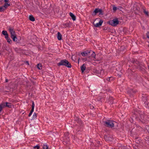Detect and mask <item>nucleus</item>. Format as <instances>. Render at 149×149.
<instances>
[{
    "label": "nucleus",
    "mask_w": 149,
    "mask_h": 149,
    "mask_svg": "<svg viewBox=\"0 0 149 149\" xmlns=\"http://www.w3.org/2000/svg\"><path fill=\"white\" fill-rule=\"evenodd\" d=\"M57 65L58 66L61 65L65 66L68 68H71L72 67L70 63L66 59L62 60L57 64Z\"/></svg>",
    "instance_id": "f257e3e1"
},
{
    "label": "nucleus",
    "mask_w": 149,
    "mask_h": 149,
    "mask_svg": "<svg viewBox=\"0 0 149 149\" xmlns=\"http://www.w3.org/2000/svg\"><path fill=\"white\" fill-rule=\"evenodd\" d=\"M8 29L10 33L11 37L13 39V40L15 42H17V38L16 37L15 32L14 30V29L12 27H9Z\"/></svg>",
    "instance_id": "f03ea898"
},
{
    "label": "nucleus",
    "mask_w": 149,
    "mask_h": 149,
    "mask_svg": "<svg viewBox=\"0 0 149 149\" xmlns=\"http://www.w3.org/2000/svg\"><path fill=\"white\" fill-rule=\"evenodd\" d=\"M107 23L113 26H115L119 24V21L117 18H116L109 21Z\"/></svg>",
    "instance_id": "7ed1b4c3"
},
{
    "label": "nucleus",
    "mask_w": 149,
    "mask_h": 149,
    "mask_svg": "<svg viewBox=\"0 0 149 149\" xmlns=\"http://www.w3.org/2000/svg\"><path fill=\"white\" fill-rule=\"evenodd\" d=\"M11 104L8 102H2L0 104V112L1 111L2 109L6 107L9 108L11 107Z\"/></svg>",
    "instance_id": "20e7f679"
},
{
    "label": "nucleus",
    "mask_w": 149,
    "mask_h": 149,
    "mask_svg": "<svg viewBox=\"0 0 149 149\" xmlns=\"http://www.w3.org/2000/svg\"><path fill=\"white\" fill-rule=\"evenodd\" d=\"M114 122L112 120H107L104 122V123L105 124L106 126L108 127L112 128L114 126Z\"/></svg>",
    "instance_id": "39448f33"
},
{
    "label": "nucleus",
    "mask_w": 149,
    "mask_h": 149,
    "mask_svg": "<svg viewBox=\"0 0 149 149\" xmlns=\"http://www.w3.org/2000/svg\"><path fill=\"white\" fill-rule=\"evenodd\" d=\"M135 64H136L138 66V68H139L141 70L144 69L143 67H144V64L142 62H140L138 61H134Z\"/></svg>",
    "instance_id": "423d86ee"
},
{
    "label": "nucleus",
    "mask_w": 149,
    "mask_h": 149,
    "mask_svg": "<svg viewBox=\"0 0 149 149\" xmlns=\"http://www.w3.org/2000/svg\"><path fill=\"white\" fill-rule=\"evenodd\" d=\"M103 22V20L102 19H100L99 22L98 23L95 24V23L94 22H93V24L94 25L95 27H99L102 25Z\"/></svg>",
    "instance_id": "0eeeda50"
},
{
    "label": "nucleus",
    "mask_w": 149,
    "mask_h": 149,
    "mask_svg": "<svg viewBox=\"0 0 149 149\" xmlns=\"http://www.w3.org/2000/svg\"><path fill=\"white\" fill-rule=\"evenodd\" d=\"M90 51H85L81 52V54L83 56H87L88 55L90 54Z\"/></svg>",
    "instance_id": "6e6552de"
},
{
    "label": "nucleus",
    "mask_w": 149,
    "mask_h": 149,
    "mask_svg": "<svg viewBox=\"0 0 149 149\" xmlns=\"http://www.w3.org/2000/svg\"><path fill=\"white\" fill-rule=\"evenodd\" d=\"M135 92V91H134L132 89H131L128 91L127 93L129 95V96L131 97L132 96H133Z\"/></svg>",
    "instance_id": "1a4fd4ad"
},
{
    "label": "nucleus",
    "mask_w": 149,
    "mask_h": 149,
    "mask_svg": "<svg viewBox=\"0 0 149 149\" xmlns=\"http://www.w3.org/2000/svg\"><path fill=\"white\" fill-rule=\"evenodd\" d=\"M99 8H96L95 9V10L92 13V15L93 16H95L97 14L99 13Z\"/></svg>",
    "instance_id": "9d476101"
},
{
    "label": "nucleus",
    "mask_w": 149,
    "mask_h": 149,
    "mask_svg": "<svg viewBox=\"0 0 149 149\" xmlns=\"http://www.w3.org/2000/svg\"><path fill=\"white\" fill-rule=\"evenodd\" d=\"M86 68L85 64H84L81 67V69L82 73H83Z\"/></svg>",
    "instance_id": "9b49d317"
},
{
    "label": "nucleus",
    "mask_w": 149,
    "mask_h": 149,
    "mask_svg": "<svg viewBox=\"0 0 149 149\" xmlns=\"http://www.w3.org/2000/svg\"><path fill=\"white\" fill-rule=\"evenodd\" d=\"M57 38L58 40H61L62 39V35L59 32L57 33Z\"/></svg>",
    "instance_id": "f8f14e48"
},
{
    "label": "nucleus",
    "mask_w": 149,
    "mask_h": 149,
    "mask_svg": "<svg viewBox=\"0 0 149 149\" xmlns=\"http://www.w3.org/2000/svg\"><path fill=\"white\" fill-rule=\"evenodd\" d=\"M70 16L71 17L73 21H75L76 20V17L74 15V14H73L72 13H70Z\"/></svg>",
    "instance_id": "ddd939ff"
},
{
    "label": "nucleus",
    "mask_w": 149,
    "mask_h": 149,
    "mask_svg": "<svg viewBox=\"0 0 149 149\" xmlns=\"http://www.w3.org/2000/svg\"><path fill=\"white\" fill-rule=\"evenodd\" d=\"M53 11H54L55 13H58L59 11V9L58 8L54 7L53 8Z\"/></svg>",
    "instance_id": "4468645a"
},
{
    "label": "nucleus",
    "mask_w": 149,
    "mask_h": 149,
    "mask_svg": "<svg viewBox=\"0 0 149 149\" xmlns=\"http://www.w3.org/2000/svg\"><path fill=\"white\" fill-rule=\"evenodd\" d=\"M29 19L31 21H34L35 20V18L32 15H30L29 16Z\"/></svg>",
    "instance_id": "2eb2a0df"
},
{
    "label": "nucleus",
    "mask_w": 149,
    "mask_h": 149,
    "mask_svg": "<svg viewBox=\"0 0 149 149\" xmlns=\"http://www.w3.org/2000/svg\"><path fill=\"white\" fill-rule=\"evenodd\" d=\"M10 6V4L8 3H5L3 6L6 9L8 6Z\"/></svg>",
    "instance_id": "dca6fc26"
},
{
    "label": "nucleus",
    "mask_w": 149,
    "mask_h": 149,
    "mask_svg": "<svg viewBox=\"0 0 149 149\" xmlns=\"http://www.w3.org/2000/svg\"><path fill=\"white\" fill-rule=\"evenodd\" d=\"M34 104L33 102H32V109L30 111V112H33L34 111Z\"/></svg>",
    "instance_id": "f3484780"
},
{
    "label": "nucleus",
    "mask_w": 149,
    "mask_h": 149,
    "mask_svg": "<svg viewBox=\"0 0 149 149\" xmlns=\"http://www.w3.org/2000/svg\"><path fill=\"white\" fill-rule=\"evenodd\" d=\"M42 65L41 64H38V69L41 70L42 68Z\"/></svg>",
    "instance_id": "a211bd4d"
},
{
    "label": "nucleus",
    "mask_w": 149,
    "mask_h": 149,
    "mask_svg": "<svg viewBox=\"0 0 149 149\" xmlns=\"http://www.w3.org/2000/svg\"><path fill=\"white\" fill-rule=\"evenodd\" d=\"M5 9H6L3 6H0V12H2L5 10Z\"/></svg>",
    "instance_id": "6ab92c4d"
},
{
    "label": "nucleus",
    "mask_w": 149,
    "mask_h": 149,
    "mask_svg": "<svg viewBox=\"0 0 149 149\" xmlns=\"http://www.w3.org/2000/svg\"><path fill=\"white\" fill-rule=\"evenodd\" d=\"M99 15H103V11L102 9H99Z\"/></svg>",
    "instance_id": "aec40b11"
},
{
    "label": "nucleus",
    "mask_w": 149,
    "mask_h": 149,
    "mask_svg": "<svg viewBox=\"0 0 149 149\" xmlns=\"http://www.w3.org/2000/svg\"><path fill=\"white\" fill-rule=\"evenodd\" d=\"M7 42L10 44H11L12 43V41L9 38L8 39H6Z\"/></svg>",
    "instance_id": "412c9836"
},
{
    "label": "nucleus",
    "mask_w": 149,
    "mask_h": 149,
    "mask_svg": "<svg viewBox=\"0 0 149 149\" xmlns=\"http://www.w3.org/2000/svg\"><path fill=\"white\" fill-rule=\"evenodd\" d=\"M109 100H110V103L111 104H112L113 103V97H110L109 98Z\"/></svg>",
    "instance_id": "4be33fe9"
},
{
    "label": "nucleus",
    "mask_w": 149,
    "mask_h": 149,
    "mask_svg": "<svg viewBox=\"0 0 149 149\" xmlns=\"http://www.w3.org/2000/svg\"><path fill=\"white\" fill-rule=\"evenodd\" d=\"M2 34L4 35H6L7 34H8L7 32L6 31H3L2 32Z\"/></svg>",
    "instance_id": "5701e85b"
},
{
    "label": "nucleus",
    "mask_w": 149,
    "mask_h": 149,
    "mask_svg": "<svg viewBox=\"0 0 149 149\" xmlns=\"http://www.w3.org/2000/svg\"><path fill=\"white\" fill-rule=\"evenodd\" d=\"M143 12L146 15L148 16V12L147 11H146L145 9H143Z\"/></svg>",
    "instance_id": "b1692460"
},
{
    "label": "nucleus",
    "mask_w": 149,
    "mask_h": 149,
    "mask_svg": "<svg viewBox=\"0 0 149 149\" xmlns=\"http://www.w3.org/2000/svg\"><path fill=\"white\" fill-rule=\"evenodd\" d=\"M36 117H37L36 114V113H34L33 115V119L36 118Z\"/></svg>",
    "instance_id": "393cba45"
},
{
    "label": "nucleus",
    "mask_w": 149,
    "mask_h": 149,
    "mask_svg": "<svg viewBox=\"0 0 149 149\" xmlns=\"http://www.w3.org/2000/svg\"><path fill=\"white\" fill-rule=\"evenodd\" d=\"M75 119L76 120H77L78 122H79L80 121V119L77 117H75Z\"/></svg>",
    "instance_id": "a878e982"
},
{
    "label": "nucleus",
    "mask_w": 149,
    "mask_h": 149,
    "mask_svg": "<svg viewBox=\"0 0 149 149\" xmlns=\"http://www.w3.org/2000/svg\"><path fill=\"white\" fill-rule=\"evenodd\" d=\"M93 52V53L91 55V57L95 58L96 54L94 52Z\"/></svg>",
    "instance_id": "bb28decb"
},
{
    "label": "nucleus",
    "mask_w": 149,
    "mask_h": 149,
    "mask_svg": "<svg viewBox=\"0 0 149 149\" xmlns=\"http://www.w3.org/2000/svg\"><path fill=\"white\" fill-rule=\"evenodd\" d=\"M48 146L47 145H44L43 147V149H48Z\"/></svg>",
    "instance_id": "cd10ccee"
},
{
    "label": "nucleus",
    "mask_w": 149,
    "mask_h": 149,
    "mask_svg": "<svg viewBox=\"0 0 149 149\" xmlns=\"http://www.w3.org/2000/svg\"><path fill=\"white\" fill-rule=\"evenodd\" d=\"M112 78V77H108V78H107V79H106V80L108 81H111V79Z\"/></svg>",
    "instance_id": "c85d7f7f"
},
{
    "label": "nucleus",
    "mask_w": 149,
    "mask_h": 149,
    "mask_svg": "<svg viewBox=\"0 0 149 149\" xmlns=\"http://www.w3.org/2000/svg\"><path fill=\"white\" fill-rule=\"evenodd\" d=\"M113 9L114 11H116L117 9V8L115 6H113Z\"/></svg>",
    "instance_id": "c756f323"
},
{
    "label": "nucleus",
    "mask_w": 149,
    "mask_h": 149,
    "mask_svg": "<svg viewBox=\"0 0 149 149\" xmlns=\"http://www.w3.org/2000/svg\"><path fill=\"white\" fill-rule=\"evenodd\" d=\"M68 135L69 133L68 132H67L65 134V136L66 137L67 139H68Z\"/></svg>",
    "instance_id": "7c9ffc66"
},
{
    "label": "nucleus",
    "mask_w": 149,
    "mask_h": 149,
    "mask_svg": "<svg viewBox=\"0 0 149 149\" xmlns=\"http://www.w3.org/2000/svg\"><path fill=\"white\" fill-rule=\"evenodd\" d=\"M102 98L101 97H98L97 98V100L98 101H100Z\"/></svg>",
    "instance_id": "2f4dec72"
},
{
    "label": "nucleus",
    "mask_w": 149,
    "mask_h": 149,
    "mask_svg": "<svg viewBox=\"0 0 149 149\" xmlns=\"http://www.w3.org/2000/svg\"><path fill=\"white\" fill-rule=\"evenodd\" d=\"M146 34L147 38L149 39V32H148Z\"/></svg>",
    "instance_id": "473e14b6"
},
{
    "label": "nucleus",
    "mask_w": 149,
    "mask_h": 149,
    "mask_svg": "<svg viewBox=\"0 0 149 149\" xmlns=\"http://www.w3.org/2000/svg\"><path fill=\"white\" fill-rule=\"evenodd\" d=\"M5 38L7 39H8V38L9 37H8V34H7V35H5Z\"/></svg>",
    "instance_id": "72a5a7b5"
},
{
    "label": "nucleus",
    "mask_w": 149,
    "mask_h": 149,
    "mask_svg": "<svg viewBox=\"0 0 149 149\" xmlns=\"http://www.w3.org/2000/svg\"><path fill=\"white\" fill-rule=\"evenodd\" d=\"M103 29L104 30H109V28L107 27H105Z\"/></svg>",
    "instance_id": "f704fd0d"
},
{
    "label": "nucleus",
    "mask_w": 149,
    "mask_h": 149,
    "mask_svg": "<svg viewBox=\"0 0 149 149\" xmlns=\"http://www.w3.org/2000/svg\"><path fill=\"white\" fill-rule=\"evenodd\" d=\"M90 107L91 109H92L94 108V106L92 105H91V104H90Z\"/></svg>",
    "instance_id": "c9c22d12"
},
{
    "label": "nucleus",
    "mask_w": 149,
    "mask_h": 149,
    "mask_svg": "<svg viewBox=\"0 0 149 149\" xmlns=\"http://www.w3.org/2000/svg\"><path fill=\"white\" fill-rule=\"evenodd\" d=\"M64 25L66 27H68L69 26L68 23H65L64 24Z\"/></svg>",
    "instance_id": "e433bc0d"
},
{
    "label": "nucleus",
    "mask_w": 149,
    "mask_h": 149,
    "mask_svg": "<svg viewBox=\"0 0 149 149\" xmlns=\"http://www.w3.org/2000/svg\"><path fill=\"white\" fill-rule=\"evenodd\" d=\"M71 59H72L73 61H75V60L76 59H75V58H73V56H72V57H71Z\"/></svg>",
    "instance_id": "4c0bfd02"
},
{
    "label": "nucleus",
    "mask_w": 149,
    "mask_h": 149,
    "mask_svg": "<svg viewBox=\"0 0 149 149\" xmlns=\"http://www.w3.org/2000/svg\"><path fill=\"white\" fill-rule=\"evenodd\" d=\"M32 112H30V113L29 115V116H31V115H32Z\"/></svg>",
    "instance_id": "58836bf2"
},
{
    "label": "nucleus",
    "mask_w": 149,
    "mask_h": 149,
    "mask_svg": "<svg viewBox=\"0 0 149 149\" xmlns=\"http://www.w3.org/2000/svg\"><path fill=\"white\" fill-rule=\"evenodd\" d=\"M4 1L6 3H7V2L9 1V0H4Z\"/></svg>",
    "instance_id": "ea45409f"
},
{
    "label": "nucleus",
    "mask_w": 149,
    "mask_h": 149,
    "mask_svg": "<svg viewBox=\"0 0 149 149\" xmlns=\"http://www.w3.org/2000/svg\"><path fill=\"white\" fill-rule=\"evenodd\" d=\"M26 63L28 65H29V62L28 61H26Z\"/></svg>",
    "instance_id": "a19ab883"
},
{
    "label": "nucleus",
    "mask_w": 149,
    "mask_h": 149,
    "mask_svg": "<svg viewBox=\"0 0 149 149\" xmlns=\"http://www.w3.org/2000/svg\"><path fill=\"white\" fill-rule=\"evenodd\" d=\"M83 60H84L85 61H86L87 60V58H84L83 59Z\"/></svg>",
    "instance_id": "79ce46f5"
},
{
    "label": "nucleus",
    "mask_w": 149,
    "mask_h": 149,
    "mask_svg": "<svg viewBox=\"0 0 149 149\" xmlns=\"http://www.w3.org/2000/svg\"><path fill=\"white\" fill-rule=\"evenodd\" d=\"M79 60H80V58H78V63L79 64Z\"/></svg>",
    "instance_id": "37998d69"
},
{
    "label": "nucleus",
    "mask_w": 149,
    "mask_h": 149,
    "mask_svg": "<svg viewBox=\"0 0 149 149\" xmlns=\"http://www.w3.org/2000/svg\"><path fill=\"white\" fill-rule=\"evenodd\" d=\"M134 61H135V60H134V61H132V62L133 63H135V62H134Z\"/></svg>",
    "instance_id": "c03bdc74"
},
{
    "label": "nucleus",
    "mask_w": 149,
    "mask_h": 149,
    "mask_svg": "<svg viewBox=\"0 0 149 149\" xmlns=\"http://www.w3.org/2000/svg\"><path fill=\"white\" fill-rule=\"evenodd\" d=\"M37 147V145H36L34 147V148H36Z\"/></svg>",
    "instance_id": "a18cd8bd"
},
{
    "label": "nucleus",
    "mask_w": 149,
    "mask_h": 149,
    "mask_svg": "<svg viewBox=\"0 0 149 149\" xmlns=\"http://www.w3.org/2000/svg\"><path fill=\"white\" fill-rule=\"evenodd\" d=\"M6 82H8V80H7V79H6Z\"/></svg>",
    "instance_id": "49530a36"
},
{
    "label": "nucleus",
    "mask_w": 149,
    "mask_h": 149,
    "mask_svg": "<svg viewBox=\"0 0 149 149\" xmlns=\"http://www.w3.org/2000/svg\"><path fill=\"white\" fill-rule=\"evenodd\" d=\"M38 149L39 148V146H38Z\"/></svg>",
    "instance_id": "de8ad7c7"
},
{
    "label": "nucleus",
    "mask_w": 149,
    "mask_h": 149,
    "mask_svg": "<svg viewBox=\"0 0 149 149\" xmlns=\"http://www.w3.org/2000/svg\"><path fill=\"white\" fill-rule=\"evenodd\" d=\"M135 112H137L135 110H134V111Z\"/></svg>",
    "instance_id": "09e8293b"
}]
</instances>
